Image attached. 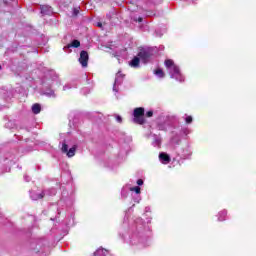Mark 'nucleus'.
Listing matches in <instances>:
<instances>
[{"instance_id":"obj_20","label":"nucleus","mask_w":256,"mask_h":256,"mask_svg":"<svg viewBox=\"0 0 256 256\" xmlns=\"http://www.w3.org/2000/svg\"><path fill=\"white\" fill-rule=\"evenodd\" d=\"M225 217H227V210L219 212L218 221H225Z\"/></svg>"},{"instance_id":"obj_37","label":"nucleus","mask_w":256,"mask_h":256,"mask_svg":"<svg viewBox=\"0 0 256 256\" xmlns=\"http://www.w3.org/2000/svg\"><path fill=\"white\" fill-rule=\"evenodd\" d=\"M41 247V244H37L36 251L39 253L41 250H39Z\"/></svg>"},{"instance_id":"obj_10","label":"nucleus","mask_w":256,"mask_h":256,"mask_svg":"<svg viewBox=\"0 0 256 256\" xmlns=\"http://www.w3.org/2000/svg\"><path fill=\"white\" fill-rule=\"evenodd\" d=\"M159 161L163 165H169V163H171V156H169V154H167L165 152H160V154H159Z\"/></svg>"},{"instance_id":"obj_13","label":"nucleus","mask_w":256,"mask_h":256,"mask_svg":"<svg viewBox=\"0 0 256 256\" xmlns=\"http://www.w3.org/2000/svg\"><path fill=\"white\" fill-rule=\"evenodd\" d=\"M130 191H134L136 197H134L135 203H139L141 201V188L139 186L131 187Z\"/></svg>"},{"instance_id":"obj_43","label":"nucleus","mask_w":256,"mask_h":256,"mask_svg":"<svg viewBox=\"0 0 256 256\" xmlns=\"http://www.w3.org/2000/svg\"><path fill=\"white\" fill-rule=\"evenodd\" d=\"M192 1H195V0H192Z\"/></svg>"},{"instance_id":"obj_24","label":"nucleus","mask_w":256,"mask_h":256,"mask_svg":"<svg viewBox=\"0 0 256 256\" xmlns=\"http://www.w3.org/2000/svg\"><path fill=\"white\" fill-rule=\"evenodd\" d=\"M155 75H157V77H159L160 79H162V77H165V73L163 72L162 69L156 70Z\"/></svg>"},{"instance_id":"obj_21","label":"nucleus","mask_w":256,"mask_h":256,"mask_svg":"<svg viewBox=\"0 0 256 256\" xmlns=\"http://www.w3.org/2000/svg\"><path fill=\"white\" fill-rule=\"evenodd\" d=\"M94 256H107V250L98 249L95 251Z\"/></svg>"},{"instance_id":"obj_14","label":"nucleus","mask_w":256,"mask_h":256,"mask_svg":"<svg viewBox=\"0 0 256 256\" xmlns=\"http://www.w3.org/2000/svg\"><path fill=\"white\" fill-rule=\"evenodd\" d=\"M145 4L144 10L147 11V9H151L154 5H157V3H160L161 0H142Z\"/></svg>"},{"instance_id":"obj_8","label":"nucleus","mask_w":256,"mask_h":256,"mask_svg":"<svg viewBox=\"0 0 256 256\" xmlns=\"http://www.w3.org/2000/svg\"><path fill=\"white\" fill-rule=\"evenodd\" d=\"M62 153H66L67 157H75V151H77V146H73L69 149L67 143L63 142L61 147Z\"/></svg>"},{"instance_id":"obj_3","label":"nucleus","mask_w":256,"mask_h":256,"mask_svg":"<svg viewBox=\"0 0 256 256\" xmlns=\"http://www.w3.org/2000/svg\"><path fill=\"white\" fill-rule=\"evenodd\" d=\"M55 83H59V81L51 78H46L43 81L42 95L55 99V97H57V94H55V90L53 89V85H55Z\"/></svg>"},{"instance_id":"obj_4","label":"nucleus","mask_w":256,"mask_h":256,"mask_svg":"<svg viewBox=\"0 0 256 256\" xmlns=\"http://www.w3.org/2000/svg\"><path fill=\"white\" fill-rule=\"evenodd\" d=\"M133 121L138 125H144L145 123V108L139 107L135 108L133 112Z\"/></svg>"},{"instance_id":"obj_32","label":"nucleus","mask_w":256,"mask_h":256,"mask_svg":"<svg viewBox=\"0 0 256 256\" xmlns=\"http://www.w3.org/2000/svg\"><path fill=\"white\" fill-rule=\"evenodd\" d=\"M121 196L127 197V190H125V188L122 189Z\"/></svg>"},{"instance_id":"obj_31","label":"nucleus","mask_w":256,"mask_h":256,"mask_svg":"<svg viewBox=\"0 0 256 256\" xmlns=\"http://www.w3.org/2000/svg\"><path fill=\"white\" fill-rule=\"evenodd\" d=\"M155 35H156V37H163V33L159 32V30L155 31Z\"/></svg>"},{"instance_id":"obj_16","label":"nucleus","mask_w":256,"mask_h":256,"mask_svg":"<svg viewBox=\"0 0 256 256\" xmlns=\"http://www.w3.org/2000/svg\"><path fill=\"white\" fill-rule=\"evenodd\" d=\"M41 13L43 15H53V8L48 5L41 6Z\"/></svg>"},{"instance_id":"obj_28","label":"nucleus","mask_w":256,"mask_h":256,"mask_svg":"<svg viewBox=\"0 0 256 256\" xmlns=\"http://www.w3.org/2000/svg\"><path fill=\"white\" fill-rule=\"evenodd\" d=\"M182 133H183L184 135H189V133H191V131L189 130V128H183V129H182Z\"/></svg>"},{"instance_id":"obj_15","label":"nucleus","mask_w":256,"mask_h":256,"mask_svg":"<svg viewBox=\"0 0 256 256\" xmlns=\"http://www.w3.org/2000/svg\"><path fill=\"white\" fill-rule=\"evenodd\" d=\"M30 197L32 201H39V199H43V197H45V192L37 193L35 191H30Z\"/></svg>"},{"instance_id":"obj_5","label":"nucleus","mask_w":256,"mask_h":256,"mask_svg":"<svg viewBox=\"0 0 256 256\" xmlns=\"http://www.w3.org/2000/svg\"><path fill=\"white\" fill-rule=\"evenodd\" d=\"M138 57L142 63H149L153 57V50L151 48H142L138 53Z\"/></svg>"},{"instance_id":"obj_35","label":"nucleus","mask_w":256,"mask_h":256,"mask_svg":"<svg viewBox=\"0 0 256 256\" xmlns=\"http://www.w3.org/2000/svg\"><path fill=\"white\" fill-rule=\"evenodd\" d=\"M137 185H139V186L143 185V180L142 179H138L137 180Z\"/></svg>"},{"instance_id":"obj_1","label":"nucleus","mask_w":256,"mask_h":256,"mask_svg":"<svg viewBox=\"0 0 256 256\" xmlns=\"http://www.w3.org/2000/svg\"><path fill=\"white\" fill-rule=\"evenodd\" d=\"M122 239L127 243H130V245H139V243H143V241H145V222L143 221V218H136L128 234L122 236Z\"/></svg>"},{"instance_id":"obj_2","label":"nucleus","mask_w":256,"mask_h":256,"mask_svg":"<svg viewBox=\"0 0 256 256\" xmlns=\"http://www.w3.org/2000/svg\"><path fill=\"white\" fill-rule=\"evenodd\" d=\"M165 67L168 69L171 79H175V81H178L179 83L185 81V76H183L181 69H179V66H177L173 60H165Z\"/></svg>"},{"instance_id":"obj_38","label":"nucleus","mask_w":256,"mask_h":256,"mask_svg":"<svg viewBox=\"0 0 256 256\" xmlns=\"http://www.w3.org/2000/svg\"><path fill=\"white\" fill-rule=\"evenodd\" d=\"M97 27H100V29L103 27V23H101V22H98L97 23Z\"/></svg>"},{"instance_id":"obj_34","label":"nucleus","mask_w":256,"mask_h":256,"mask_svg":"<svg viewBox=\"0 0 256 256\" xmlns=\"http://www.w3.org/2000/svg\"><path fill=\"white\" fill-rule=\"evenodd\" d=\"M146 117H153V111L146 112Z\"/></svg>"},{"instance_id":"obj_23","label":"nucleus","mask_w":256,"mask_h":256,"mask_svg":"<svg viewBox=\"0 0 256 256\" xmlns=\"http://www.w3.org/2000/svg\"><path fill=\"white\" fill-rule=\"evenodd\" d=\"M44 195H57V190L55 188H52L50 190L45 191Z\"/></svg>"},{"instance_id":"obj_17","label":"nucleus","mask_w":256,"mask_h":256,"mask_svg":"<svg viewBox=\"0 0 256 256\" xmlns=\"http://www.w3.org/2000/svg\"><path fill=\"white\" fill-rule=\"evenodd\" d=\"M139 63H141V58L138 56H135L130 62V67H133L134 69H137L139 67Z\"/></svg>"},{"instance_id":"obj_22","label":"nucleus","mask_w":256,"mask_h":256,"mask_svg":"<svg viewBox=\"0 0 256 256\" xmlns=\"http://www.w3.org/2000/svg\"><path fill=\"white\" fill-rule=\"evenodd\" d=\"M131 20L134 23H143V17H141V16H132Z\"/></svg>"},{"instance_id":"obj_33","label":"nucleus","mask_w":256,"mask_h":256,"mask_svg":"<svg viewBox=\"0 0 256 256\" xmlns=\"http://www.w3.org/2000/svg\"><path fill=\"white\" fill-rule=\"evenodd\" d=\"M24 180L26 181V183H29V181H31V177H29L28 175H24Z\"/></svg>"},{"instance_id":"obj_40","label":"nucleus","mask_w":256,"mask_h":256,"mask_svg":"<svg viewBox=\"0 0 256 256\" xmlns=\"http://www.w3.org/2000/svg\"><path fill=\"white\" fill-rule=\"evenodd\" d=\"M148 223H151V220H148Z\"/></svg>"},{"instance_id":"obj_25","label":"nucleus","mask_w":256,"mask_h":256,"mask_svg":"<svg viewBox=\"0 0 256 256\" xmlns=\"http://www.w3.org/2000/svg\"><path fill=\"white\" fill-rule=\"evenodd\" d=\"M81 93H82V95H89V93H91V88L84 87V88H82Z\"/></svg>"},{"instance_id":"obj_9","label":"nucleus","mask_w":256,"mask_h":256,"mask_svg":"<svg viewBox=\"0 0 256 256\" xmlns=\"http://www.w3.org/2000/svg\"><path fill=\"white\" fill-rule=\"evenodd\" d=\"M78 61L82 67H87V65L89 63V53H87V51H85V50H82L80 52V57H79Z\"/></svg>"},{"instance_id":"obj_18","label":"nucleus","mask_w":256,"mask_h":256,"mask_svg":"<svg viewBox=\"0 0 256 256\" xmlns=\"http://www.w3.org/2000/svg\"><path fill=\"white\" fill-rule=\"evenodd\" d=\"M32 113H34V115H39V113H41V104L36 103L32 106Z\"/></svg>"},{"instance_id":"obj_12","label":"nucleus","mask_w":256,"mask_h":256,"mask_svg":"<svg viewBox=\"0 0 256 256\" xmlns=\"http://www.w3.org/2000/svg\"><path fill=\"white\" fill-rule=\"evenodd\" d=\"M81 46V42H79V40H73L72 43L68 44L67 46H65L63 48V50L66 52V53H71V47H74L77 49V47H80Z\"/></svg>"},{"instance_id":"obj_26","label":"nucleus","mask_w":256,"mask_h":256,"mask_svg":"<svg viewBox=\"0 0 256 256\" xmlns=\"http://www.w3.org/2000/svg\"><path fill=\"white\" fill-rule=\"evenodd\" d=\"M185 122L188 125H191V123H193V117L192 116H187V114H185Z\"/></svg>"},{"instance_id":"obj_6","label":"nucleus","mask_w":256,"mask_h":256,"mask_svg":"<svg viewBox=\"0 0 256 256\" xmlns=\"http://www.w3.org/2000/svg\"><path fill=\"white\" fill-rule=\"evenodd\" d=\"M170 119H171V117H169V116L159 118V120L157 122L156 129H158V131H166L167 127H169V125H171V122H169Z\"/></svg>"},{"instance_id":"obj_30","label":"nucleus","mask_w":256,"mask_h":256,"mask_svg":"<svg viewBox=\"0 0 256 256\" xmlns=\"http://www.w3.org/2000/svg\"><path fill=\"white\" fill-rule=\"evenodd\" d=\"M116 121H117L118 123H123V118H121L120 115H116Z\"/></svg>"},{"instance_id":"obj_36","label":"nucleus","mask_w":256,"mask_h":256,"mask_svg":"<svg viewBox=\"0 0 256 256\" xmlns=\"http://www.w3.org/2000/svg\"><path fill=\"white\" fill-rule=\"evenodd\" d=\"M151 212V208L150 207H146L145 208V213H150Z\"/></svg>"},{"instance_id":"obj_29","label":"nucleus","mask_w":256,"mask_h":256,"mask_svg":"<svg viewBox=\"0 0 256 256\" xmlns=\"http://www.w3.org/2000/svg\"><path fill=\"white\" fill-rule=\"evenodd\" d=\"M73 86H71V84H66L64 87H63V91H67V89H72Z\"/></svg>"},{"instance_id":"obj_39","label":"nucleus","mask_w":256,"mask_h":256,"mask_svg":"<svg viewBox=\"0 0 256 256\" xmlns=\"http://www.w3.org/2000/svg\"><path fill=\"white\" fill-rule=\"evenodd\" d=\"M151 15H152V13H151V12H149V13L147 14V16H148V17H151Z\"/></svg>"},{"instance_id":"obj_27","label":"nucleus","mask_w":256,"mask_h":256,"mask_svg":"<svg viewBox=\"0 0 256 256\" xmlns=\"http://www.w3.org/2000/svg\"><path fill=\"white\" fill-rule=\"evenodd\" d=\"M79 15V7L73 8V16L77 17Z\"/></svg>"},{"instance_id":"obj_42","label":"nucleus","mask_w":256,"mask_h":256,"mask_svg":"<svg viewBox=\"0 0 256 256\" xmlns=\"http://www.w3.org/2000/svg\"><path fill=\"white\" fill-rule=\"evenodd\" d=\"M0 70H1V66H0Z\"/></svg>"},{"instance_id":"obj_7","label":"nucleus","mask_w":256,"mask_h":256,"mask_svg":"<svg viewBox=\"0 0 256 256\" xmlns=\"http://www.w3.org/2000/svg\"><path fill=\"white\" fill-rule=\"evenodd\" d=\"M125 79V75L121 74V71H119L117 74H116V77H115V81H114V85H113V91L114 93H119V85H122L123 84V80Z\"/></svg>"},{"instance_id":"obj_19","label":"nucleus","mask_w":256,"mask_h":256,"mask_svg":"<svg viewBox=\"0 0 256 256\" xmlns=\"http://www.w3.org/2000/svg\"><path fill=\"white\" fill-rule=\"evenodd\" d=\"M181 143V137L179 135H175L171 138V145H179Z\"/></svg>"},{"instance_id":"obj_11","label":"nucleus","mask_w":256,"mask_h":256,"mask_svg":"<svg viewBox=\"0 0 256 256\" xmlns=\"http://www.w3.org/2000/svg\"><path fill=\"white\" fill-rule=\"evenodd\" d=\"M162 143H163V139L161 138V136H159L157 134L152 135V145L154 147H157V149H161Z\"/></svg>"},{"instance_id":"obj_41","label":"nucleus","mask_w":256,"mask_h":256,"mask_svg":"<svg viewBox=\"0 0 256 256\" xmlns=\"http://www.w3.org/2000/svg\"><path fill=\"white\" fill-rule=\"evenodd\" d=\"M140 27V29H143V27H141V26H139Z\"/></svg>"}]
</instances>
